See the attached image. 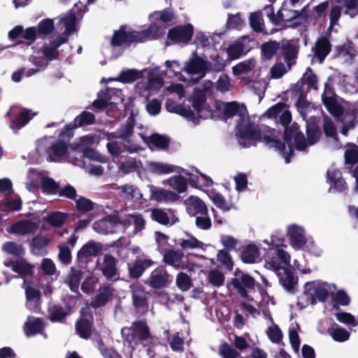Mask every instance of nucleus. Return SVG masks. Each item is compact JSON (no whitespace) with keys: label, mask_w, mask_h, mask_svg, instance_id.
<instances>
[{"label":"nucleus","mask_w":358,"mask_h":358,"mask_svg":"<svg viewBox=\"0 0 358 358\" xmlns=\"http://www.w3.org/2000/svg\"><path fill=\"white\" fill-rule=\"evenodd\" d=\"M224 113L227 117L237 116L236 135L242 147L250 148L262 141L266 146L278 151L285 158L286 163L290 162L289 158L293 155L294 147L299 151H304L308 146L316 143L321 135L320 130L317 126L308 124L306 141L303 133L299 131L298 124L294 123L285 129L287 148L284 143L277 139L275 130L266 126L259 127L250 120L244 105L236 102L227 103L224 108Z\"/></svg>","instance_id":"nucleus-1"},{"label":"nucleus","mask_w":358,"mask_h":358,"mask_svg":"<svg viewBox=\"0 0 358 358\" xmlns=\"http://www.w3.org/2000/svg\"><path fill=\"white\" fill-rule=\"evenodd\" d=\"M76 11L69 12L60 19L58 28L63 34L58 36L55 40L49 43L45 44L40 51L31 55L29 61L36 67V69H28L27 77H30L37 72L44 69L50 61L57 59L59 56L58 48L68 41L69 36L76 31Z\"/></svg>","instance_id":"nucleus-2"},{"label":"nucleus","mask_w":358,"mask_h":358,"mask_svg":"<svg viewBox=\"0 0 358 358\" xmlns=\"http://www.w3.org/2000/svg\"><path fill=\"white\" fill-rule=\"evenodd\" d=\"M213 83L210 81L206 83L203 90L196 88L194 94L189 98L193 110L183 106L175 102L171 99H168L166 102V108L169 112L177 113L189 120L196 123L199 118H206L208 115L205 113L206 94L212 87Z\"/></svg>","instance_id":"nucleus-3"},{"label":"nucleus","mask_w":358,"mask_h":358,"mask_svg":"<svg viewBox=\"0 0 358 358\" xmlns=\"http://www.w3.org/2000/svg\"><path fill=\"white\" fill-rule=\"evenodd\" d=\"M159 67L145 69L142 71L127 69L122 71L118 77V80L124 83H132L142 78L147 72V82L138 83L136 87V92L146 99L150 95V90H158L162 87V76L159 73Z\"/></svg>","instance_id":"nucleus-4"},{"label":"nucleus","mask_w":358,"mask_h":358,"mask_svg":"<svg viewBox=\"0 0 358 358\" xmlns=\"http://www.w3.org/2000/svg\"><path fill=\"white\" fill-rule=\"evenodd\" d=\"M331 291V286L326 282H308L304 285L303 293L298 299L297 305L300 308H303L310 304H314L316 299L324 301Z\"/></svg>","instance_id":"nucleus-5"},{"label":"nucleus","mask_w":358,"mask_h":358,"mask_svg":"<svg viewBox=\"0 0 358 358\" xmlns=\"http://www.w3.org/2000/svg\"><path fill=\"white\" fill-rule=\"evenodd\" d=\"M36 150L49 161L59 162L66 153L67 145L62 140H56L52 136L44 137L38 141Z\"/></svg>","instance_id":"nucleus-6"},{"label":"nucleus","mask_w":358,"mask_h":358,"mask_svg":"<svg viewBox=\"0 0 358 358\" xmlns=\"http://www.w3.org/2000/svg\"><path fill=\"white\" fill-rule=\"evenodd\" d=\"M153 34H155V31L152 29L137 31L131 30L127 27H122L114 33L111 44L113 46H117L124 43L145 42L151 40Z\"/></svg>","instance_id":"nucleus-7"},{"label":"nucleus","mask_w":358,"mask_h":358,"mask_svg":"<svg viewBox=\"0 0 358 358\" xmlns=\"http://www.w3.org/2000/svg\"><path fill=\"white\" fill-rule=\"evenodd\" d=\"M289 265L281 264L275 258H268L265 260L264 266L266 268L271 270L278 276L280 284L287 289L291 290L296 284V279L294 278L292 272L289 269Z\"/></svg>","instance_id":"nucleus-8"},{"label":"nucleus","mask_w":358,"mask_h":358,"mask_svg":"<svg viewBox=\"0 0 358 358\" xmlns=\"http://www.w3.org/2000/svg\"><path fill=\"white\" fill-rule=\"evenodd\" d=\"M176 15L170 8H166L159 11H155L149 16L150 26L147 30L155 31V34L152 36V39L160 32L161 29H165L167 26L171 25L175 22Z\"/></svg>","instance_id":"nucleus-9"},{"label":"nucleus","mask_w":358,"mask_h":358,"mask_svg":"<svg viewBox=\"0 0 358 358\" xmlns=\"http://www.w3.org/2000/svg\"><path fill=\"white\" fill-rule=\"evenodd\" d=\"M231 285L242 297L251 300L248 292L255 287V280L252 277L236 269L234 278L231 279Z\"/></svg>","instance_id":"nucleus-10"},{"label":"nucleus","mask_w":358,"mask_h":358,"mask_svg":"<svg viewBox=\"0 0 358 358\" xmlns=\"http://www.w3.org/2000/svg\"><path fill=\"white\" fill-rule=\"evenodd\" d=\"M146 169L150 173L156 175H166L172 173H183L184 176L189 177L194 176V174L188 169H185L173 164L160 162L148 161L146 163Z\"/></svg>","instance_id":"nucleus-11"},{"label":"nucleus","mask_w":358,"mask_h":358,"mask_svg":"<svg viewBox=\"0 0 358 358\" xmlns=\"http://www.w3.org/2000/svg\"><path fill=\"white\" fill-rule=\"evenodd\" d=\"M208 68L207 61L199 57L195 53L192 58L185 63L184 72L192 76V79L197 80L205 76Z\"/></svg>","instance_id":"nucleus-12"},{"label":"nucleus","mask_w":358,"mask_h":358,"mask_svg":"<svg viewBox=\"0 0 358 358\" xmlns=\"http://www.w3.org/2000/svg\"><path fill=\"white\" fill-rule=\"evenodd\" d=\"M132 303L134 308L139 312L145 313L148 308L149 293L146 292L142 285L135 282L129 286Z\"/></svg>","instance_id":"nucleus-13"},{"label":"nucleus","mask_w":358,"mask_h":358,"mask_svg":"<svg viewBox=\"0 0 358 358\" xmlns=\"http://www.w3.org/2000/svg\"><path fill=\"white\" fill-rule=\"evenodd\" d=\"M121 224L124 227L129 236H134L142 231L146 225L145 218L141 214H129L122 220Z\"/></svg>","instance_id":"nucleus-14"},{"label":"nucleus","mask_w":358,"mask_h":358,"mask_svg":"<svg viewBox=\"0 0 358 358\" xmlns=\"http://www.w3.org/2000/svg\"><path fill=\"white\" fill-rule=\"evenodd\" d=\"M287 236L291 247L295 250H299L308 236L305 228L298 224H290L286 228Z\"/></svg>","instance_id":"nucleus-15"},{"label":"nucleus","mask_w":358,"mask_h":358,"mask_svg":"<svg viewBox=\"0 0 358 358\" xmlns=\"http://www.w3.org/2000/svg\"><path fill=\"white\" fill-rule=\"evenodd\" d=\"M194 27L191 24L172 28L168 34L171 43L187 44L192 38Z\"/></svg>","instance_id":"nucleus-16"},{"label":"nucleus","mask_w":358,"mask_h":358,"mask_svg":"<svg viewBox=\"0 0 358 358\" xmlns=\"http://www.w3.org/2000/svg\"><path fill=\"white\" fill-rule=\"evenodd\" d=\"M147 187L150 192V201L158 203H173L180 199V196L172 190L158 187L153 185H148Z\"/></svg>","instance_id":"nucleus-17"},{"label":"nucleus","mask_w":358,"mask_h":358,"mask_svg":"<svg viewBox=\"0 0 358 358\" xmlns=\"http://www.w3.org/2000/svg\"><path fill=\"white\" fill-rule=\"evenodd\" d=\"M38 228V223L33 220H23L11 224L7 231L15 236H25L34 233Z\"/></svg>","instance_id":"nucleus-18"},{"label":"nucleus","mask_w":358,"mask_h":358,"mask_svg":"<svg viewBox=\"0 0 358 358\" xmlns=\"http://www.w3.org/2000/svg\"><path fill=\"white\" fill-rule=\"evenodd\" d=\"M271 247L275 250V258L278 262H281V264L289 265L291 260V257L289 253L285 250L287 245L285 243L283 238H279L276 236H271ZM270 258L268 257L266 259Z\"/></svg>","instance_id":"nucleus-19"},{"label":"nucleus","mask_w":358,"mask_h":358,"mask_svg":"<svg viewBox=\"0 0 358 358\" xmlns=\"http://www.w3.org/2000/svg\"><path fill=\"white\" fill-rule=\"evenodd\" d=\"M172 279L164 267L155 269L150 274L148 284L155 289H159L167 286Z\"/></svg>","instance_id":"nucleus-20"},{"label":"nucleus","mask_w":358,"mask_h":358,"mask_svg":"<svg viewBox=\"0 0 358 358\" xmlns=\"http://www.w3.org/2000/svg\"><path fill=\"white\" fill-rule=\"evenodd\" d=\"M68 217L67 214L56 211L51 213L42 219L41 229L42 231H48L50 227L58 228L62 227Z\"/></svg>","instance_id":"nucleus-21"},{"label":"nucleus","mask_w":358,"mask_h":358,"mask_svg":"<svg viewBox=\"0 0 358 358\" xmlns=\"http://www.w3.org/2000/svg\"><path fill=\"white\" fill-rule=\"evenodd\" d=\"M187 212L192 216L207 214L208 208L206 204L198 196H190L184 201Z\"/></svg>","instance_id":"nucleus-22"},{"label":"nucleus","mask_w":358,"mask_h":358,"mask_svg":"<svg viewBox=\"0 0 358 358\" xmlns=\"http://www.w3.org/2000/svg\"><path fill=\"white\" fill-rule=\"evenodd\" d=\"M182 175L183 173H178V175L173 176L164 180L162 184L165 186L169 187L177 193L178 195L186 192L188 187V180Z\"/></svg>","instance_id":"nucleus-23"},{"label":"nucleus","mask_w":358,"mask_h":358,"mask_svg":"<svg viewBox=\"0 0 358 358\" xmlns=\"http://www.w3.org/2000/svg\"><path fill=\"white\" fill-rule=\"evenodd\" d=\"M166 68L165 72H161L159 71V73L163 77L164 75H167L170 78H176L180 81L185 82L187 79L182 75L184 72V66L177 60H167L164 63Z\"/></svg>","instance_id":"nucleus-24"},{"label":"nucleus","mask_w":358,"mask_h":358,"mask_svg":"<svg viewBox=\"0 0 358 358\" xmlns=\"http://www.w3.org/2000/svg\"><path fill=\"white\" fill-rule=\"evenodd\" d=\"M116 263L117 262L114 257L109 254L105 255L101 266V271L108 280L115 281L119 279Z\"/></svg>","instance_id":"nucleus-25"},{"label":"nucleus","mask_w":358,"mask_h":358,"mask_svg":"<svg viewBox=\"0 0 358 358\" xmlns=\"http://www.w3.org/2000/svg\"><path fill=\"white\" fill-rule=\"evenodd\" d=\"M164 262L177 268H185L187 267L184 254L180 250H170L164 254Z\"/></svg>","instance_id":"nucleus-26"},{"label":"nucleus","mask_w":358,"mask_h":358,"mask_svg":"<svg viewBox=\"0 0 358 358\" xmlns=\"http://www.w3.org/2000/svg\"><path fill=\"white\" fill-rule=\"evenodd\" d=\"M267 114L269 117L279 118L280 123L283 126H287L292 120L291 113L283 103H278L271 107Z\"/></svg>","instance_id":"nucleus-27"},{"label":"nucleus","mask_w":358,"mask_h":358,"mask_svg":"<svg viewBox=\"0 0 358 358\" xmlns=\"http://www.w3.org/2000/svg\"><path fill=\"white\" fill-rule=\"evenodd\" d=\"M118 194L120 197L128 201H138L143 199V194L135 185L125 184L117 187Z\"/></svg>","instance_id":"nucleus-28"},{"label":"nucleus","mask_w":358,"mask_h":358,"mask_svg":"<svg viewBox=\"0 0 358 358\" xmlns=\"http://www.w3.org/2000/svg\"><path fill=\"white\" fill-rule=\"evenodd\" d=\"M37 113L33 112L31 110L22 109L17 115L10 123V128L13 132L17 134L18 131L24 127L29 121H30Z\"/></svg>","instance_id":"nucleus-29"},{"label":"nucleus","mask_w":358,"mask_h":358,"mask_svg":"<svg viewBox=\"0 0 358 358\" xmlns=\"http://www.w3.org/2000/svg\"><path fill=\"white\" fill-rule=\"evenodd\" d=\"M327 181L331 185L329 190L334 189L338 192H343L346 189V182L339 170L331 168L327 171Z\"/></svg>","instance_id":"nucleus-30"},{"label":"nucleus","mask_w":358,"mask_h":358,"mask_svg":"<svg viewBox=\"0 0 358 358\" xmlns=\"http://www.w3.org/2000/svg\"><path fill=\"white\" fill-rule=\"evenodd\" d=\"M307 6H305L301 12L289 9L287 3L284 2L281 8L278 12V24L280 21L289 22L300 16H306Z\"/></svg>","instance_id":"nucleus-31"},{"label":"nucleus","mask_w":358,"mask_h":358,"mask_svg":"<svg viewBox=\"0 0 358 358\" xmlns=\"http://www.w3.org/2000/svg\"><path fill=\"white\" fill-rule=\"evenodd\" d=\"M322 101L328 111L334 116H338L342 113V108L334 97V94L330 89L325 87V91L322 94Z\"/></svg>","instance_id":"nucleus-32"},{"label":"nucleus","mask_w":358,"mask_h":358,"mask_svg":"<svg viewBox=\"0 0 358 358\" xmlns=\"http://www.w3.org/2000/svg\"><path fill=\"white\" fill-rule=\"evenodd\" d=\"M134 123L131 120L121 125L116 131L106 134L107 140L112 138H122L124 141L132 136Z\"/></svg>","instance_id":"nucleus-33"},{"label":"nucleus","mask_w":358,"mask_h":358,"mask_svg":"<svg viewBox=\"0 0 358 358\" xmlns=\"http://www.w3.org/2000/svg\"><path fill=\"white\" fill-rule=\"evenodd\" d=\"M141 138L150 149H152V146L159 150H166L169 147V139L164 135L153 134L148 138L142 137Z\"/></svg>","instance_id":"nucleus-34"},{"label":"nucleus","mask_w":358,"mask_h":358,"mask_svg":"<svg viewBox=\"0 0 358 358\" xmlns=\"http://www.w3.org/2000/svg\"><path fill=\"white\" fill-rule=\"evenodd\" d=\"M44 329V324L40 318L28 317L23 329L27 337L41 334Z\"/></svg>","instance_id":"nucleus-35"},{"label":"nucleus","mask_w":358,"mask_h":358,"mask_svg":"<svg viewBox=\"0 0 358 358\" xmlns=\"http://www.w3.org/2000/svg\"><path fill=\"white\" fill-rule=\"evenodd\" d=\"M25 294L27 298L26 306L28 309L34 312L39 310V301L41 299V294L38 290L31 287L27 286L25 287Z\"/></svg>","instance_id":"nucleus-36"},{"label":"nucleus","mask_w":358,"mask_h":358,"mask_svg":"<svg viewBox=\"0 0 358 358\" xmlns=\"http://www.w3.org/2000/svg\"><path fill=\"white\" fill-rule=\"evenodd\" d=\"M151 218L164 225H172L178 221V218L174 214H168L160 208H155L151 210Z\"/></svg>","instance_id":"nucleus-37"},{"label":"nucleus","mask_w":358,"mask_h":358,"mask_svg":"<svg viewBox=\"0 0 358 358\" xmlns=\"http://www.w3.org/2000/svg\"><path fill=\"white\" fill-rule=\"evenodd\" d=\"M153 262L150 259L136 260L133 264H129L128 268L131 278H138L145 269L152 266Z\"/></svg>","instance_id":"nucleus-38"},{"label":"nucleus","mask_w":358,"mask_h":358,"mask_svg":"<svg viewBox=\"0 0 358 358\" xmlns=\"http://www.w3.org/2000/svg\"><path fill=\"white\" fill-rule=\"evenodd\" d=\"M113 289L109 285H103L99 289V293L91 302L92 306L98 308L104 306L113 295Z\"/></svg>","instance_id":"nucleus-39"},{"label":"nucleus","mask_w":358,"mask_h":358,"mask_svg":"<svg viewBox=\"0 0 358 358\" xmlns=\"http://www.w3.org/2000/svg\"><path fill=\"white\" fill-rule=\"evenodd\" d=\"M259 257V250L254 244L245 246L241 253V260L246 264L255 263Z\"/></svg>","instance_id":"nucleus-40"},{"label":"nucleus","mask_w":358,"mask_h":358,"mask_svg":"<svg viewBox=\"0 0 358 358\" xmlns=\"http://www.w3.org/2000/svg\"><path fill=\"white\" fill-rule=\"evenodd\" d=\"M143 136L138 134V136H134L132 135L131 137L127 139L123 143V146L124 150H126L129 153H138L141 151L145 150L143 145L145 144L142 141Z\"/></svg>","instance_id":"nucleus-41"},{"label":"nucleus","mask_w":358,"mask_h":358,"mask_svg":"<svg viewBox=\"0 0 358 358\" xmlns=\"http://www.w3.org/2000/svg\"><path fill=\"white\" fill-rule=\"evenodd\" d=\"M89 308L86 307L83 308L81 311V319L78 322L76 329L80 337L87 338L91 335V323L90 321L85 317V313L88 310Z\"/></svg>","instance_id":"nucleus-42"},{"label":"nucleus","mask_w":358,"mask_h":358,"mask_svg":"<svg viewBox=\"0 0 358 358\" xmlns=\"http://www.w3.org/2000/svg\"><path fill=\"white\" fill-rule=\"evenodd\" d=\"M248 37H243L230 45L227 48V53L231 59L239 57L245 51V45L248 43Z\"/></svg>","instance_id":"nucleus-43"},{"label":"nucleus","mask_w":358,"mask_h":358,"mask_svg":"<svg viewBox=\"0 0 358 358\" xmlns=\"http://www.w3.org/2000/svg\"><path fill=\"white\" fill-rule=\"evenodd\" d=\"M342 127L341 132L343 135L347 136L348 131L355 127L357 120V115L354 110L346 112L341 117Z\"/></svg>","instance_id":"nucleus-44"},{"label":"nucleus","mask_w":358,"mask_h":358,"mask_svg":"<svg viewBox=\"0 0 358 358\" xmlns=\"http://www.w3.org/2000/svg\"><path fill=\"white\" fill-rule=\"evenodd\" d=\"M6 266L10 267L12 270L23 275H31L33 273V267L24 259H20L15 262H5Z\"/></svg>","instance_id":"nucleus-45"},{"label":"nucleus","mask_w":358,"mask_h":358,"mask_svg":"<svg viewBox=\"0 0 358 358\" xmlns=\"http://www.w3.org/2000/svg\"><path fill=\"white\" fill-rule=\"evenodd\" d=\"M101 250L100 244L90 241L84 245L78 252L80 259H85L90 257L96 255Z\"/></svg>","instance_id":"nucleus-46"},{"label":"nucleus","mask_w":358,"mask_h":358,"mask_svg":"<svg viewBox=\"0 0 358 358\" xmlns=\"http://www.w3.org/2000/svg\"><path fill=\"white\" fill-rule=\"evenodd\" d=\"M220 34L206 33L202 31H197L195 35L194 43L196 47L206 48L210 46L215 41V38H220Z\"/></svg>","instance_id":"nucleus-47"},{"label":"nucleus","mask_w":358,"mask_h":358,"mask_svg":"<svg viewBox=\"0 0 358 358\" xmlns=\"http://www.w3.org/2000/svg\"><path fill=\"white\" fill-rule=\"evenodd\" d=\"M328 334L336 342H345L350 338V333L336 324H331L327 329Z\"/></svg>","instance_id":"nucleus-48"},{"label":"nucleus","mask_w":358,"mask_h":358,"mask_svg":"<svg viewBox=\"0 0 358 358\" xmlns=\"http://www.w3.org/2000/svg\"><path fill=\"white\" fill-rule=\"evenodd\" d=\"M256 66V61L254 58L245 59L239 62L232 68L233 73L235 76H241L247 74L253 71Z\"/></svg>","instance_id":"nucleus-49"},{"label":"nucleus","mask_w":358,"mask_h":358,"mask_svg":"<svg viewBox=\"0 0 358 358\" xmlns=\"http://www.w3.org/2000/svg\"><path fill=\"white\" fill-rule=\"evenodd\" d=\"M43 175L34 169H30L27 173L26 188L28 191L35 192L41 184Z\"/></svg>","instance_id":"nucleus-50"},{"label":"nucleus","mask_w":358,"mask_h":358,"mask_svg":"<svg viewBox=\"0 0 358 358\" xmlns=\"http://www.w3.org/2000/svg\"><path fill=\"white\" fill-rule=\"evenodd\" d=\"M179 245L184 250L201 249L204 251L207 246L205 243L192 236H188L185 238H181L180 240Z\"/></svg>","instance_id":"nucleus-51"},{"label":"nucleus","mask_w":358,"mask_h":358,"mask_svg":"<svg viewBox=\"0 0 358 358\" xmlns=\"http://www.w3.org/2000/svg\"><path fill=\"white\" fill-rule=\"evenodd\" d=\"M282 49L288 69H290L291 66L295 63L297 57L296 48L291 42L287 41L282 44Z\"/></svg>","instance_id":"nucleus-52"},{"label":"nucleus","mask_w":358,"mask_h":358,"mask_svg":"<svg viewBox=\"0 0 358 358\" xmlns=\"http://www.w3.org/2000/svg\"><path fill=\"white\" fill-rule=\"evenodd\" d=\"M345 161L348 169H351L352 166L358 162V146L353 143H348L345 151Z\"/></svg>","instance_id":"nucleus-53"},{"label":"nucleus","mask_w":358,"mask_h":358,"mask_svg":"<svg viewBox=\"0 0 358 358\" xmlns=\"http://www.w3.org/2000/svg\"><path fill=\"white\" fill-rule=\"evenodd\" d=\"M208 196L217 208L224 212L230 210V205L220 193L212 189L208 192Z\"/></svg>","instance_id":"nucleus-54"},{"label":"nucleus","mask_w":358,"mask_h":358,"mask_svg":"<svg viewBox=\"0 0 358 358\" xmlns=\"http://www.w3.org/2000/svg\"><path fill=\"white\" fill-rule=\"evenodd\" d=\"M330 51V44L326 38H322L317 41L315 45V56L322 62Z\"/></svg>","instance_id":"nucleus-55"},{"label":"nucleus","mask_w":358,"mask_h":358,"mask_svg":"<svg viewBox=\"0 0 358 358\" xmlns=\"http://www.w3.org/2000/svg\"><path fill=\"white\" fill-rule=\"evenodd\" d=\"M142 169V162L136 159H130L119 166V170L124 173H129L133 171L140 172Z\"/></svg>","instance_id":"nucleus-56"},{"label":"nucleus","mask_w":358,"mask_h":358,"mask_svg":"<svg viewBox=\"0 0 358 358\" xmlns=\"http://www.w3.org/2000/svg\"><path fill=\"white\" fill-rule=\"evenodd\" d=\"M300 250L309 252L316 257H320L322 253L321 248L315 243L311 236H308Z\"/></svg>","instance_id":"nucleus-57"},{"label":"nucleus","mask_w":358,"mask_h":358,"mask_svg":"<svg viewBox=\"0 0 358 358\" xmlns=\"http://www.w3.org/2000/svg\"><path fill=\"white\" fill-rule=\"evenodd\" d=\"M50 240L47 236H41L35 237L31 241V250L36 255L43 253Z\"/></svg>","instance_id":"nucleus-58"},{"label":"nucleus","mask_w":358,"mask_h":358,"mask_svg":"<svg viewBox=\"0 0 358 358\" xmlns=\"http://www.w3.org/2000/svg\"><path fill=\"white\" fill-rule=\"evenodd\" d=\"M133 335L138 337L141 341L146 340L150 336V332L147 325L143 322L133 324L131 329Z\"/></svg>","instance_id":"nucleus-59"},{"label":"nucleus","mask_w":358,"mask_h":358,"mask_svg":"<svg viewBox=\"0 0 358 358\" xmlns=\"http://www.w3.org/2000/svg\"><path fill=\"white\" fill-rule=\"evenodd\" d=\"M2 250L8 254L17 257L24 254V249L22 245L13 241L6 242L2 245Z\"/></svg>","instance_id":"nucleus-60"},{"label":"nucleus","mask_w":358,"mask_h":358,"mask_svg":"<svg viewBox=\"0 0 358 358\" xmlns=\"http://www.w3.org/2000/svg\"><path fill=\"white\" fill-rule=\"evenodd\" d=\"M82 275L83 272L81 271L73 268L71 269L69 277V286L72 292H77L78 291Z\"/></svg>","instance_id":"nucleus-61"},{"label":"nucleus","mask_w":358,"mask_h":358,"mask_svg":"<svg viewBox=\"0 0 358 358\" xmlns=\"http://www.w3.org/2000/svg\"><path fill=\"white\" fill-rule=\"evenodd\" d=\"M336 51L339 55H348L350 58L352 59L357 55V50L355 45L351 42H346L342 45L336 47Z\"/></svg>","instance_id":"nucleus-62"},{"label":"nucleus","mask_w":358,"mask_h":358,"mask_svg":"<svg viewBox=\"0 0 358 358\" xmlns=\"http://www.w3.org/2000/svg\"><path fill=\"white\" fill-rule=\"evenodd\" d=\"M112 226L113 223L110 220L102 219L94 223L93 229L99 234H106L113 232Z\"/></svg>","instance_id":"nucleus-63"},{"label":"nucleus","mask_w":358,"mask_h":358,"mask_svg":"<svg viewBox=\"0 0 358 358\" xmlns=\"http://www.w3.org/2000/svg\"><path fill=\"white\" fill-rule=\"evenodd\" d=\"M219 354L222 358H243L240 354L232 347L227 343L220 345Z\"/></svg>","instance_id":"nucleus-64"}]
</instances>
